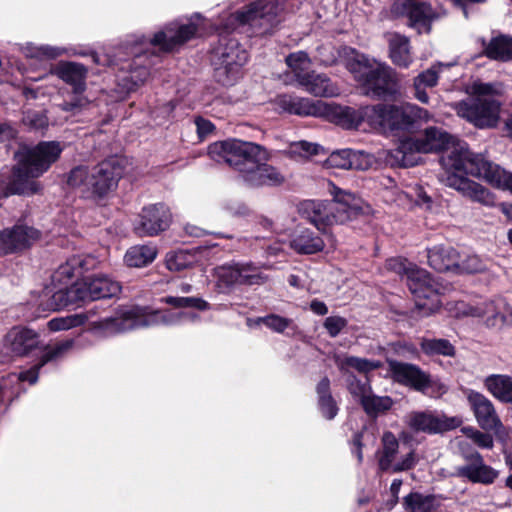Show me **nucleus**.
Returning a JSON list of instances; mask_svg holds the SVG:
<instances>
[{
    "instance_id": "obj_1",
    "label": "nucleus",
    "mask_w": 512,
    "mask_h": 512,
    "mask_svg": "<svg viewBox=\"0 0 512 512\" xmlns=\"http://www.w3.org/2000/svg\"><path fill=\"white\" fill-rule=\"evenodd\" d=\"M444 165L450 172L445 180L447 187L473 202L493 206L496 199L488 188L468 176L512 193V173L490 161L484 154L474 153L464 145L456 147L451 155L444 159Z\"/></svg>"
},
{
    "instance_id": "obj_2",
    "label": "nucleus",
    "mask_w": 512,
    "mask_h": 512,
    "mask_svg": "<svg viewBox=\"0 0 512 512\" xmlns=\"http://www.w3.org/2000/svg\"><path fill=\"white\" fill-rule=\"evenodd\" d=\"M208 155L217 163L233 167L251 186H275L285 180L277 168L261 163L267 161L270 155L265 148L253 142L238 139L214 142L208 147Z\"/></svg>"
},
{
    "instance_id": "obj_3",
    "label": "nucleus",
    "mask_w": 512,
    "mask_h": 512,
    "mask_svg": "<svg viewBox=\"0 0 512 512\" xmlns=\"http://www.w3.org/2000/svg\"><path fill=\"white\" fill-rule=\"evenodd\" d=\"M331 200H305L298 206L302 218L315 226L326 238L330 249H335V238L328 228L342 225L360 214L369 212L370 207L354 194L342 190L332 182L328 184Z\"/></svg>"
},
{
    "instance_id": "obj_4",
    "label": "nucleus",
    "mask_w": 512,
    "mask_h": 512,
    "mask_svg": "<svg viewBox=\"0 0 512 512\" xmlns=\"http://www.w3.org/2000/svg\"><path fill=\"white\" fill-rule=\"evenodd\" d=\"M195 318L186 312L151 310L148 307L133 306L118 310L114 316L90 324V331L101 337H109L137 328L155 325H175L186 319Z\"/></svg>"
},
{
    "instance_id": "obj_5",
    "label": "nucleus",
    "mask_w": 512,
    "mask_h": 512,
    "mask_svg": "<svg viewBox=\"0 0 512 512\" xmlns=\"http://www.w3.org/2000/svg\"><path fill=\"white\" fill-rule=\"evenodd\" d=\"M63 147L57 141H43L21 155L18 166L14 171V181L11 192L31 195L39 191L40 185L35 180L45 173L58 160Z\"/></svg>"
},
{
    "instance_id": "obj_6",
    "label": "nucleus",
    "mask_w": 512,
    "mask_h": 512,
    "mask_svg": "<svg viewBox=\"0 0 512 512\" xmlns=\"http://www.w3.org/2000/svg\"><path fill=\"white\" fill-rule=\"evenodd\" d=\"M387 268L399 275H405L407 285L415 299V305L424 316L436 312L441 305L438 284L430 274L402 258H391Z\"/></svg>"
},
{
    "instance_id": "obj_7",
    "label": "nucleus",
    "mask_w": 512,
    "mask_h": 512,
    "mask_svg": "<svg viewBox=\"0 0 512 512\" xmlns=\"http://www.w3.org/2000/svg\"><path fill=\"white\" fill-rule=\"evenodd\" d=\"M467 92L474 98L454 103L457 115L479 128L493 127L497 124L500 103L494 98L498 90L492 84L472 83Z\"/></svg>"
},
{
    "instance_id": "obj_8",
    "label": "nucleus",
    "mask_w": 512,
    "mask_h": 512,
    "mask_svg": "<svg viewBox=\"0 0 512 512\" xmlns=\"http://www.w3.org/2000/svg\"><path fill=\"white\" fill-rule=\"evenodd\" d=\"M347 69L362 86L366 95L382 97L394 91L396 80L393 69L374 58L352 51Z\"/></svg>"
},
{
    "instance_id": "obj_9",
    "label": "nucleus",
    "mask_w": 512,
    "mask_h": 512,
    "mask_svg": "<svg viewBox=\"0 0 512 512\" xmlns=\"http://www.w3.org/2000/svg\"><path fill=\"white\" fill-rule=\"evenodd\" d=\"M283 9L284 0H256L230 14L223 30L232 31L247 26L256 34L270 32L280 22Z\"/></svg>"
},
{
    "instance_id": "obj_10",
    "label": "nucleus",
    "mask_w": 512,
    "mask_h": 512,
    "mask_svg": "<svg viewBox=\"0 0 512 512\" xmlns=\"http://www.w3.org/2000/svg\"><path fill=\"white\" fill-rule=\"evenodd\" d=\"M123 167L116 158L105 160L89 169L76 167L68 177V184L98 196L105 195L117 187L122 177Z\"/></svg>"
},
{
    "instance_id": "obj_11",
    "label": "nucleus",
    "mask_w": 512,
    "mask_h": 512,
    "mask_svg": "<svg viewBox=\"0 0 512 512\" xmlns=\"http://www.w3.org/2000/svg\"><path fill=\"white\" fill-rule=\"evenodd\" d=\"M248 61L247 51L234 38H221L212 52L216 80L225 86L236 83Z\"/></svg>"
},
{
    "instance_id": "obj_12",
    "label": "nucleus",
    "mask_w": 512,
    "mask_h": 512,
    "mask_svg": "<svg viewBox=\"0 0 512 512\" xmlns=\"http://www.w3.org/2000/svg\"><path fill=\"white\" fill-rule=\"evenodd\" d=\"M120 292V285L105 275L87 277L77 281L67 290V299L62 300L64 293H56L53 298L54 308H62L69 304L79 301H92L101 298H108L117 295Z\"/></svg>"
},
{
    "instance_id": "obj_13",
    "label": "nucleus",
    "mask_w": 512,
    "mask_h": 512,
    "mask_svg": "<svg viewBox=\"0 0 512 512\" xmlns=\"http://www.w3.org/2000/svg\"><path fill=\"white\" fill-rule=\"evenodd\" d=\"M200 25L201 17L196 14L186 23H169L150 39L141 38L140 45H151L160 51L170 52L194 38L200 29Z\"/></svg>"
},
{
    "instance_id": "obj_14",
    "label": "nucleus",
    "mask_w": 512,
    "mask_h": 512,
    "mask_svg": "<svg viewBox=\"0 0 512 512\" xmlns=\"http://www.w3.org/2000/svg\"><path fill=\"white\" fill-rule=\"evenodd\" d=\"M387 104H378L354 109L341 106L338 112L337 125L345 129H357L362 124L379 133H388Z\"/></svg>"
},
{
    "instance_id": "obj_15",
    "label": "nucleus",
    "mask_w": 512,
    "mask_h": 512,
    "mask_svg": "<svg viewBox=\"0 0 512 512\" xmlns=\"http://www.w3.org/2000/svg\"><path fill=\"white\" fill-rule=\"evenodd\" d=\"M275 104L284 112L304 117H320L337 125L339 104L285 94L277 96Z\"/></svg>"
},
{
    "instance_id": "obj_16",
    "label": "nucleus",
    "mask_w": 512,
    "mask_h": 512,
    "mask_svg": "<svg viewBox=\"0 0 512 512\" xmlns=\"http://www.w3.org/2000/svg\"><path fill=\"white\" fill-rule=\"evenodd\" d=\"M217 285L232 288L236 285H261L267 281L260 269L251 263H227L215 268Z\"/></svg>"
},
{
    "instance_id": "obj_17",
    "label": "nucleus",
    "mask_w": 512,
    "mask_h": 512,
    "mask_svg": "<svg viewBox=\"0 0 512 512\" xmlns=\"http://www.w3.org/2000/svg\"><path fill=\"white\" fill-rule=\"evenodd\" d=\"M466 396L479 426L484 430L493 431L499 440L508 439L511 431L501 422L493 403L485 395L474 390H468Z\"/></svg>"
},
{
    "instance_id": "obj_18",
    "label": "nucleus",
    "mask_w": 512,
    "mask_h": 512,
    "mask_svg": "<svg viewBox=\"0 0 512 512\" xmlns=\"http://www.w3.org/2000/svg\"><path fill=\"white\" fill-rule=\"evenodd\" d=\"M420 142V150L424 153L437 152L440 150L446 149V154L441 157V165L444 170V173L441 177V181L445 186H447L446 178L449 175V170L444 165V159L449 157L451 153L458 147L459 145H464L468 150V145L454 137L450 136L448 133L443 131L442 129L436 127L427 128L421 138H418Z\"/></svg>"
},
{
    "instance_id": "obj_19",
    "label": "nucleus",
    "mask_w": 512,
    "mask_h": 512,
    "mask_svg": "<svg viewBox=\"0 0 512 512\" xmlns=\"http://www.w3.org/2000/svg\"><path fill=\"white\" fill-rule=\"evenodd\" d=\"M462 423L461 417H447L431 411H416L407 416V424L411 429L429 434L448 431Z\"/></svg>"
},
{
    "instance_id": "obj_20",
    "label": "nucleus",
    "mask_w": 512,
    "mask_h": 512,
    "mask_svg": "<svg viewBox=\"0 0 512 512\" xmlns=\"http://www.w3.org/2000/svg\"><path fill=\"white\" fill-rule=\"evenodd\" d=\"M170 223L171 213L166 206L162 204L150 205L142 209L134 225V231L141 237L155 236L166 230Z\"/></svg>"
},
{
    "instance_id": "obj_21",
    "label": "nucleus",
    "mask_w": 512,
    "mask_h": 512,
    "mask_svg": "<svg viewBox=\"0 0 512 512\" xmlns=\"http://www.w3.org/2000/svg\"><path fill=\"white\" fill-rule=\"evenodd\" d=\"M388 133L396 130H404L415 122H428L431 114L424 108L411 103L402 105L387 104Z\"/></svg>"
},
{
    "instance_id": "obj_22",
    "label": "nucleus",
    "mask_w": 512,
    "mask_h": 512,
    "mask_svg": "<svg viewBox=\"0 0 512 512\" xmlns=\"http://www.w3.org/2000/svg\"><path fill=\"white\" fill-rule=\"evenodd\" d=\"M393 9L397 14L407 15L410 26L418 33H428L432 20L439 16L431 11L429 5L418 0H397Z\"/></svg>"
},
{
    "instance_id": "obj_23",
    "label": "nucleus",
    "mask_w": 512,
    "mask_h": 512,
    "mask_svg": "<svg viewBox=\"0 0 512 512\" xmlns=\"http://www.w3.org/2000/svg\"><path fill=\"white\" fill-rule=\"evenodd\" d=\"M475 313L488 328L500 329L512 322V307L501 298L477 303Z\"/></svg>"
},
{
    "instance_id": "obj_24",
    "label": "nucleus",
    "mask_w": 512,
    "mask_h": 512,
    "mask_svg": "<svg viewBox=\"0 0 512 512\" xmlns=\"http://www.w3.org/2000/svg\"><path fill=\"white\" fill-rule=\"evenodd\" d=\"M39 344L38 334L26 327L15 326L4 337L3 348L11 356H26Z\"/></svg>"
},
{
    "instance_id": "obj_25",
    "label": "nucleus",
    "mask_w": 512,
    "mask_h": 512,
    "mask_svg": "<svg viewBox=\"0 0 512 512\" xmlns=\"http://www.w3.org/2000/svg\"><path fill=\"white\" fill-rule=\"evenodd\" d=\"M40 237V232L26 224H17L12 229L0 231V250L11 253L33 244Z\"/></svg>"
},
{
    "instance_id": "obj_26",
    "label": "nucleus",
    "mask_w": 512,
    "mask_h": 512,
    "mask_svg": "<svg viewBox=\"0 0 512 512\" xmlns=\"http://www.w3.org/2000/svg\"><path fill=\"white\" fill-rule=\"evenodd\" d=\"M389 373L392 379L404 386L416 391L424 392V385L427 383V373L417 365L388 360Z\"/></svg>"
},
{
    "instance_id": "obj_27",
    "label": "nucleus",
    "mask_w": 512,
    "mask_h": 512,
    "mask_svg": "<svg viewBox=\"0 0 512 512\" xmlns=\"http://www.w3.org/2000/svg\"><path fill=\"white\" fill-rule=\"evenodd\" d=\"M373 163V157L363 151L340 149L333 151L324 161L325 168L366 170Z\"/></svg>"
},
{
    "instance_id": "obj_28",
    "label": "nucleus",
    "mask_w": 512,
    "mask_h": 512,
    "mask_svg": "<svg viewBox=\"0 0 512 512\" xmlns=\"http://www.w3.org/2000/svg\"><path fill=\"white\" fill-rule=\"evenodd\" d=\"M87 68L76 62L60 61L52 65L49 74L54 75L69 86L76 94L82 93L86 89Z\"/></svg>"
},
{
    "instance_id": "obj_29",
    "label": "nucleus",
    "mask_w": 512,
    "mask_h": 512,
    "mask_svg": "<svg viewBox=\"0 0 512 512\" xmlns=\"http://www.w3.org/2000/svg\"><path fill=\"white\" fill-rule=\"evenodd\" d=\"M298 86L315 97L329 98L340 94L337 84L332 82L327 75L315 71H311L306 76H301Z\"/></svg>"
},
{
    "instance_id": "obj_30",
    "label": "nucleus",
    "mask_w": 512,
    "mask_h": 512,
    "mask_svg": "<svg viewBox=\"0 0 512 512\" xmlns=\"http://www.w3.org/2000/svg\"><path fill=\"white\" fill-rule=\"evenodd\" d=\"M352 394L359 397L363 408L368 414H377L384 412L392 407L393 401L390 397H379L370 393L369 387L358 381L349 385Z\"/></svg>"
},
{
    "instance_id": "obj_31",
    "label": "nucleus",
    "mask_w": 512,
    "mask_h": 512,
    "mask_svg": "<svg viewBox=\"0 0 512 512\" xmlns=\"http://www.w3.org/2000/svg\"><path fill=\"white\" fill-rule=\"evenodd\" d=\"M472 463L459 469V474L473 483L491 484L498 477V472L486 465L479 453L471 456Z\"/></svg>"
},
{
    "instance_id": "obj_32",
    "label": "nucleus",
    "mask_w": 512,
    "mask_h": 512,
    "mask_svg": "<svg viewBox=\"0 0 512 512\" xmlns=\"http://www.w3.org/2000/svg\"><path fill=\"white\" fill-rule=\"evenodd\" d=\"M418 138H405L400 140L396 149L391 151V157L394 159L393 164L409 167L417 165L420 161V149Z\"/></svg>"
},
{
    "instance_id": "obj_33",
    "label": "nucleus",
    "mask_w": 512,
    "mask_h": 512,
    "mask_svg": "<svg viewBox=\"0 0 512 512\" xmlns=\"http://www.w3.org/2000/svg\"><path fill=\"white\" fill-rule=\"evenodd\" d=\"M290 247L299 254H315L323 251L326 243L323 237L305 228L293 236L290 241Z\"/></svg>"
},
{
    "instance_id": "obj_34",
    "label": "nucleus",
    "mask_w": 512,
    "mask_h": 512,
    "mask_svg": "<svg viewBox=\"0 0 512 512\" xmlns=\"http://www.w3.org/2000/svg\"><path fill=\"white\" fill-rule=\"evenodd\" d=\"M458 258L457 251L450 246H435L428 250V263L439 272L456 270Z\"/></svg>"
},
{
    "instance_id": "obj_35",
    "label": "nucleus",
    "mask_w": 512,
    "mask_h": 512,
    "mask_svg": "<svg viewBox=\"0 0 512 512\" xmlns=\"http://www.w3.org/2000/svg\"><path fill=\"white\" fill-rule=\"evenodd\" d=\"M487 391L503 403L512 404V377L506 374H492L484 379Z\"/></svg>"
},
{
    "instance_id": "obj_36",
    "label": "nucleus",
    "mask_w": 512,
    "mask_h": 512,
    "mask_svg": "<svg viewBox=\"0 0 512 512\" xmlns=\"http://www.w3.org/2000/svg\"><path fill=\"white\" fill-rule=\"evenodd\" d=\"M440 505V499L431 494L412 492L403 498L406 512H438Z\"/></svg>"
},
{
    "instance_id": "obj_37",
    "label": "nucleus",
    "mask_w": 512,
    "mask_h": 512,
    "mask_svg": "<svg viewBox=\"0 0 512 512\" xmlns=\"http://www.w3.org/2000/svg\"><path fill=\"white\" fill-rule=\"evenodd\" d=\"M452 64H443L438 63L436 65H433L431 68L427 69L426 71L420 73L415 79H414V89H415V97L417 100H419L422 103H428L429 97L425 91V88L434 87L439 78V72L444 67H450Z\"/></svg>"
},
{
    "instance_id": "obj_38",
    "label": "nucleus",
    "mask_w": 512,
    "mask_h": 512,
    "mask_svg": "<svg viewBox=\"0 0 512 512\" xmlns=\"http://www.w3.org/2000/svg\"><path fill=\"white\" fill-rule=\"evenodd\" d=\"M73 345H74V341L71 339L65 340V341L57 344L52 350L46 352L42 356L39 364L35 365L28 371L19 373L18 379L20 381H27L30 384L36 383L38 380V374H39L40 368L43 367L49 361H52V360L56 359L57 357L61 356L62 354H64L65 352L69 351L73 347Z\"/></svg>"
},
{
    "instance_id": "obj_39",
    "label": "nucleus",
    "mask_w": 512,
    "mask_h": 512,
    "mask_svg": "<svg viewBox=\"0 0 512 512\" xmlns=\"http://www.w3.org/2000/svg\"><path fill=\"white\" fill-rule=\"evenodd\" d=\"M388 41L392 62L399 67L408 68L412 63L408 38L400 34H392Z\"/></svg>"
},
{
    "instance_id": "obj_40",
    "label": "nucleus",
    "mask_w": 512,
    "mask_h": 512,
    "mask_svg": "<svg viewBox=\"0 0 512 512\" xmlns=\"http://www.w3.org/2000/svg\"><path fill=\"white\" fill-rule=\"evenodd\" d=\"M157 256L154 245H135L130 247L124 256L125 263L130 267H144L152 263Z\"/></svg>"
},
{
    "instance_id": "obj_41",
    "label": "nucleus",
    "mask_w": 512,
    "mask_h": 512,
    "mask_svg": "<svg viewBox=\"0 0 512 512\" xmlns=\"http://www.w3.org/2000/svg\"><path fill=\"white\" fill-rule=\"evenodd\" d=\"M81 261L79 259H72L67 263L61 265L57 271L53 275V282L59 286L58 290L53 294V296L62 291L64 293L62 300L67 299L66 292L71 287L69 284L73 280V278L77 277L80 274V268L76 267V265H81Z\"/></svg>"
},
{
    "instance_id": "obj_42",
    "label": "nucleus",
    "mask_w": 512,
    "mask_h": 512,
    "mask_svg": "<svg viewBox=\"0 0 512 512\" xmlns=\"http://www.w3.org/2000/svg\"><path fill=\"white\" fill-rule=\"evenodd\" d=\"M23 55L28 59L36 61L53 60L64 54L67 50L59 46L51 45H35L33 43H26L20 47Z\"/></svg>"
},
{
    "instance_id": "obj_43",
    "label": "nucleus",
    "mask_w": 512,
    "mask_h": 512,
    "mask_svg": "<svg viewBox=\"0 0 512 512\" xmlns=\"http://www.w3.org/2000/svg\"><path fill=\"white\" fill-rule=\"evenodd\" d=\"M334 361L337 367L342 371H346L349 368H354L361 373H367L382 366L380 361L348 355H334Z\"/></svg>"
},
{
    "instance_id": "obj_44",
    "label": "nucleus",
    "mask_w": 512,
    "mask_h": 512,
    "mask_svg": "<svg viewBox=\"0 0 512 512\" xmlns=\"http://www.w3.org/2000/svg\"><path fill=\"white\" fill-rule=\"evenodd\" d=\"M199 261L195 251L179 250L166 255V266L170 271L179 272L193 266Z\"/></svg>"
},
{
    "instance_id": "obj_45",
    "label": "nucleus",
    "mask_w": 512,
    "mask_h": 512,
    "mask_svg": "<svg viewBox=\"0 0 512 512\" xmlns=\"http://www.w3.org/2000/svg\"><path fill=\"white\" fill-rule=\"evenodd\" d=\"M383 450L379 458L381 470H391L398 457L399 444L391 432L384 433L382 437Z\"/></svg>"
},
{
    "instance_id": "obj_46",
    "label": "nucleus",
    "mask_w": 512,
    "mask_h": 512,
    "mask_svg": "<svg viewBox=\"0 0 512 512\" xmlns=\"http://www.w3.org/2000/svg\"><path fill=\"white\" fill-rule=\"evenodd\" d=\"M485 54L495 60L512 58V37L499 36L493 38L485 48Z\"/></svg>"
},
{
    "instance_id": "obj_47",
    "label": "nucleus",
    "mask_w": 512,
    "mask_h": 512,
    "mask_svg": "<svg viewBox=\"0 0 512 512\" xmlns=\"http://www.w3.org/2000/svg\"><path fill=\"white\" fill-rule=\"evenodd\" d=\"M330 381L328 378H323L317 385V394L319 397V406L323 416L327 419H333L338 411V408L333 400L330 392Z\"/></svg>"
},
{
    "instance_id": "obj_48",
    "label": "nucleus",
    "mask_w": 512,
    "mask_h": 512,
    "mask_svg": "<svg viewBox=\"0 0 512 512\" xmlns=\"http://www.w3.org/2000/svg\"><path fill=\"white\" fill-rule=\"evenodd\" d=\"M323 148L316 143L307 141L293 142L287 149V155L296 161H306L314 155L320 154Z\"/></svg>"
},
{
    "instance_id": "obj_49",
    "label": "nucleus",
    "mask_w": 512,
    "mask_h": 512,
    "mask_svg": "<svg viewBox=\"0 0 512 512\" xmlns=\"http://www.w3.org/2000/svg\"><path fill=\"white\" fill-rule=\"evenodd\" d=\"M420 347L429 356L443 355L451 357L455 354L453 345L446 339L422 338Z\"/></svg>"
},
{
    "instance_id": "obj_50",
    "label": "nucleus",
    "mask_w": 512,
    "mask_h": 512,
    "mask_svg": "<svg viewBox=\"0 0 512 512\" xmlns=\"http://www.w3.org/2000/svg\"><path fill=\"white\" fill-rule=\"evenodd\" d=\"M286 63L292 70L297 84L300 83L301 76H306L308 73H311V71H309L311 60L303 51L291 53L289 56H287Z\"/></svg>"
},
{
    "instance_id": "obj_51",
    "label": "nucleus",
    "mask_w": 512,
    "mask_h": 512,
    "mask_svg": "<svg viewBox=\"0 0 512 512\" xmlns=\"http://www.w3.org/2000/svg\"><path fill=\"white\" fill-rule=\"evenodd\" d=\"M88 314L80 313L65 317L53 318L47 322V327L52 332L68 330L84 324L88 320Z\"/></svg>"
},
{
    "instance_id": "obj_52",
    "label": "nucleus",
    "mask_w": 512,
    "mask_h": 512,
    "mask_svg": "<svg viewBox=\"0 0 512 512\" xmlns=\"http://www.w3.org/2000/svg\"><path fill=\"white\" fill-rule=\"evenodd\" d=\"M149 76V72L146 68H136L130 71L129 77L123 76L120 79L119 85L125 92H130L142 85Z\"/></svg>"
},
{
    "instance_id": "obj_53",
    "label": "nucleus",
    "mask_w": 512,
    "mask_h": 512,
    "mask_svg": "<svg viewBox=\"0 0 512 512\" xmlns=\"http://www.w3.org/2000/svg\"><path fill=\"white\" fill-rule=\"evenodd\" d=\"M446 310L451 317H476V305H470L463 301L450 302L446 305Z\"/></svg>"
},
{
    "instance_id": "obj_54",
    "label": "nucleus",
    "mask_w": 512,
    "mask_h": 512,
    "mask_svg": "<svg viewBox=\"0 0 512 512\" xmlns=\"http://www.w3.org/2000/svg\"><path fill=\"white\" fill-rule=\"evenodd\" d=\"M162 302L175 306V307H195L200 310H205L208 306L204 300L194 297H172L168 296L161 300Z\"/></svg>"
},
{
    "instance_id": "obj_55",
    "label": "nucleus",
    "mask_w": 512,
    "mask_h": 512,
    "mask_svg": "<svg viewBox=\"0 0 512 512\" xmlns=\"http://www.w3.org/2000/svg\"><path fill=\"white\" fill-rule=\"evenodd\" d=\"M255 323H264L271 330L277 333H282L287 327L290 326L291 320L275 314H271L266 317L257 318Z\"/></svg>"
},
{
    "instance_id": "obj_56",
    "label": "nucleus",
    "mask_w": 512,
    "mask_h": 512,
    "mask_svg": "<svg viewBox=\"0 0 512 512\" xmlns=\"http://www.w3.org/2000/svg\"><path fill=\"white\" fill-rule=\"evenodd\" d=\"M484 268L485 266L478 256L470 255L461 261L458 260L456 270L465 273H477L484 270Z\"/></svg>"
},
{
    "instance_id": "obj_57",
    "label": "nucleus",
    "mask_w": 512,
    "mask_h": 512,
    "mask_svg": "<svg viewBox=\"0 0 512 512\" xmlns=\"http://www.w3.org/2000/svg\"><path fill=\"white\" fill-rule=\"evenodd\" d=\"M23 122L35 130L45 129L48 126L46 115L38 111H28L23 118Z\"/></svg>"
},
{
    "instance_id": "obj_58",
    "label": "nucleus",
    "mask_w": 512,
    "mask_h": 512,
    "mask_svg": "<svg viewBox=\"0 0 512 512\" xmlns=\"http://www.w3.org/2000/svg\"><path fill=\"white\" fill-rule=\"evenodd\" d=\"M323 326L331 337H336L347 326V320L341 316H329Z\"/></svg>"
},
{
    "instance_id": "obj_59",
    "label": "nucleus",
    "mask_w": 512,
    "mask_h": 512,
    "mask_svg": "<svg viewBox=\"0 0 512 512\" xmlns=\"http://www.w3.org/2000/svg\"><path fill=\"white\" fill-rule=\"evenodd\" d=\"M427 383L424 385V392L433 397H439L447 391V387L439 379L431 378L427 374Z\"/></svg>"
},
{
    "instance_id": "obj_60",
    "label": "nucleus",
    "mask_w": 512,
    "mask_h": 512,
    "mask_svg": "<svg viewBox=\"0 0 512 512\" xmlns=\"http://www.w3.org/2000/svg\"><path fill=\"white\" fill-rule=\"evenodd\" d=\"M415 455L413 451H408L405 455L398 456L391 470L393 472L404 471L412 468L415 464Z\"/></svg>"
},
{
    "instance_id": "obj_61",
    "label": "nucleus",
    "mask_w": 512,
    "mask_h": 512,
    "mask_svg": "<svg viewBox=\"0 0 512 512\" xmlns=\"http://www.w3.org/2000/svg\"><path fill=\"white\" fill-rule=\"evenodd\" d=\"M319 60L323 65L329 66L336 62L337 52L332 46H322L318 49Z\"/></svg>"
},
{
    "instance_id": "obj_62",
    "label": "nucleus",
    "mask_w": 512,
    "mask_h": 512,
    "mask_svg": "<svg viewBox=\"0 0 512 512\" xmlns=\"http://www.w3.org/2000/svg\"><path fill=\"white\" fill-rule=\"evenodd\" d=\"M471 440L480 448L491 449L494 445L493 437L481 431H478Z\"/></svg>"
},
{
    "instance_id": "obj_63",
    "label": "nucleus",
    "mask_w": 512,
    "mask_h": 512,
    "mask_svg": "<svg viewBox=\"0 0 512 512\" xmlns=\"http://www.w3.org/2000/svg\"><path fill=\"white\" fill-rule=\"evenodd\" d=\"M409 189L413 193V204L422 205L430 202V198L421 186L415 185L409 187Z\"/></svg>"
},
{
    "instance_id": "obj_64",
    "label": "nucleus",
    "mask_w": 512,
    "mask_h": 512,
    "mask_svg": "<svg viewBox=\"0 0 512 512\" xmlns=\"http://www.w3.org/2000/svg\"><path fill=\"white\" fill-rule=\"evenodd\" d=\"M394 201L403 207L411 206L413 204V193L410 192V189L406 191H397L396 197Z\"/></svg>"
}]
</instances>
